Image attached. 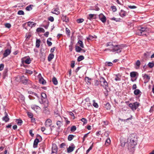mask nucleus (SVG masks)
Returning <instances> with one entry per match:
<instances>
[{
	"mask_svg": "<svg viewBox=\"0 0 154 154\" xmlns=\"http://www.w3.org/2000/svg\"><path fill=\"white\" fill-rule=\"evenodd\" d=\"M111 142V140L109 138H108L105 141V145L107 146L109 145Z\"/></svg>",
	"mask_w": 154,
	"mask_h": 154,
	"instance_id": "29",
	"label": "nucleus"
},
{
	"mask_svg": "<svg viewBox=\"0 0 154 154\" xmlns=\"http://www.w3.org/2000/svg\"><path fill=\"white\" fill-rule=\"evenodd\" d=\"M27 115H28V116L30 118H32V117H33V114L30 112H27Z\"/></svg>",
	"mask_w": 154,
	"mask_h": 154,
	"instance_id": "55",
	"label": "nucleus"
},
{
	"mask_svg": "<svg viewBox=\"0 0 154 154\" xmlns=\"http://www.w3.org/2000/svg\"><path fill=\"white\" fill-rule=\"evenodd\" d=\"M57 125L59 127L58 128H59L62 125V123L61 121H58L57 122Z\"/></svg>",
	"mask_w": 154,
	"mask_h": 154,
	"instance_id": "43",
	"label": "nucleus"
},
{
	"mask_svg": "<svg viewBox=\"0 0 154 154\" xmlns=\"http://www.w3.org/2000/svg\"><path fill=\"white\" fill-rule=\"evenodd\" d=\"M54 11H51V12L53 14H55L57 15L59 14L60 12L59 11V9L58 8H54Z\"/></svg>",
	"mask_w": 154,
	"mask_h": 154,
	"instance_id": "18",
	"label": "nucleus"
},
{
	"mask_svg": "<svg viewBox=\"0 0 154 154\" xmlns=\"http://www.w3.org/2000/svg\"><path fill=\"white\" fill-rule=\"evenodd\" d=\"M140 65V62L139 60H137L135 63V65L138 67H139Z\"/></svg>",
	"mask_w": 154,
	"mask_h": 154,
	"instance_id": "48",
	"label": "nucleus"
},
{
	"mask_svg": "<svg viewBox=\"0 0 154 154\" xmlns=\"http://www.w3.org/2000/svg\"><path fill=\"white\" fill-rule=\"evenodd\" d=\"M9 118L8 116H4L2 118L3 121H5V122H8L9 120Z\"/></svg>",
	"mask_w": 154,
	"mask_h": 154,
	"instance_id": "31",
	"label": "nucleus"
},
{
	"mask_svg": "<svg viewBox=\"0 0 154 154\" xmlns=\"http://www.w3.org/2000/svg\"><path fill=\"white\" fill-rule=\"evenodd\" d=\"M84 59V57L83 55H80L77 58V61L78 62H80L82 60H83Z\"/></svg>",
	"mask_w": 154,
	"mask_h": 154,
	"instance_id": "37",
	"label": "nucleus"
},
{
	"mask_svg": "<svg viewBox=\"0 0 154 154\" xmlns=\"http://www.w3.org/2000/svg\"><path fill=\"white\" fill-rule=\"evenodd\" d=\"M84 20L83 19L80 18V19H78L76 21H77V22L78 23H82V22H83Z\"/></svg>",
	"mask_w": 154,
	"mask_h": 154,
	"instance_id": "50",
	"label": "nucleus"
},
{
	"mask_svg": "<svg viewBox=\"0 0 154 154\" xmlns=\"http://www.w3.org/2000/svg\"><path fill=\"white\" fill-rule=\"evenodd\" d=\"M76 129V128L75 126H72L70 130L72 132L75 131Z\"/></svg>",
	"mask_w": 154,
	"mask_h": 154,
	"instance_id": "44",
	"label": "nucleus"
},
{
	"mask_svg": "<svg viewBox=\"0 0 154 154\" xmlns=\"http://www.w3.org/2000/svg\"><path fill=\"white\" fill-rule=\"evenodd\" d=\"M111 8L112 10L113 11L115 12L116 11V6H111Z\"/></svg>",
	"mask_w": 154,
	"mask_h": 154,
	"instance_id": "58",
	"label": "nucleus"
},
{
	"mask_svg": "<svg viewBox=\"0 0 154 154\" xmlns=\"http://www.w3.org/2000/svg\"><path fill=\"white\" fill-rule=\"evenodd\" d=\"M36 31L38 32H45V30L42 28H38L36 29Z\"/></svg>",
	"mask_w": 154,
	"mask_h": 154,
	"instance_id": "34",
	"label": "nucleus"
},
{
	"mask_svg": "<svg viewBox=\"0 0 154 154\" xmlns=\"http://www.w3.org/2000/svg\"><path fill=\"white\" fill-rule=\"evenodd\" d=\"M66 34H67L68 35H70V31L67 28H66Z\"/></svg>",
	"mask_w": 154,
	"mask_h": 154,
	"instance_id": "45",
	"label": "nucleus"
},
{
	"mask_svg": "<svg viewBox=\"0 0 154 154\" xmlns=\"http://www.w3.org/2000/svg\"><path fill=\"white\" fill-rule=\"evenodd\" d=\"M139 103L136 102L133 104L130 103L129 104V106L133 110H135L139 106Z\"/></svg>",
	"mask_w": 154,
	"mask_h": 154,
	"instance_id": "7",
	"label": "nucleus"
},
{
	"mask_svg": "<svg viewBox=\"0 0 154 154\" xmlns=\"http://www.w3.org/2000/svg\"><path fill=\"white\" fill-rule=\"evenodd\" d=\"M130 142L129 143L130 145L131 146L132 148H134V146L137 144V140H130Z\"/></svg>",
	"mask_w": 154,
	"mask_h": 154,
	"instance_id": "11",
	"label": "nucleus"
},
{
	"mask_svg": "<svg viewBox=\"0 0 154 154\" xmlns=\"http://www.w3.org/2000/svg\"><path fill=\"white\" fill-rule=\"evenodd\" d=\"M41 96L42 98L39 100V102L41 104H43L44 103H48V101L46 100L45 98L46 97V95L45 93H43L41 94Z\"/></svg>",
	"mask_w": 154,
	"mask_h": 154,
	"instance_id": "5",
	"label": "nucleus"
},
{
	"mask_svg": "<svg viewBox=\"0 0 154 154\" xmlns=\"http://www.w3.org/2000/svg\"><path fill=\"white\" fill-rule=\"evenodd\" d=\"M99 18L102 22L105 23L106 21V17L103 14H101L99 15Z\"/></svg>",
	"mask_w": 154,
	"mask_h": 154,
	"instance_id": "12",
	"label": "nucleus"
},
{
	"mask_svg": "<svg viewBox=\"0 0 154 154\" xmlns=\"http://www.w3.org/2000/svg\"><path fill=\"white\" fill-rule=\"evenodd\" d=\"M82 50V48L78 46H75V51L77 52H80Z\"/></svg>",
	"mask_w": 154,
	"mask_h": 154,
	"instance_id": "36",
	"label": "nucleus"
},
{
	"mask_svg": "<svg viewBox=\"0 0 154 154\" xmlns=\"http://www.w3.org/2000/svg\"><path fill=\"white\" fill-rule=\"evenodd\" d=\"M33 6V5H30L27 6L26 8V10L27 11H29L32 10V7Z\"/></svg>",
	"mask_w": 154,
	"mask_h": 154,
	"instance_id": "33",
	"label": "nucleus"
},
{
	"mask_svg": "<svg viewBox=\"0 0 154 154\" xmlns=\"http://www.w3.org/2000/svg\"><path fill=\"white\" fill-rule=\"evenodd\" d=\"M143 77L144 79H146L147 80V82L149 81L150 79V77L146 74L143 75Z\"/></svg>",
	"mask_w": 154,
	"mask_h": 154,
	"instance_id": "26",
	"label": "nucleus"
},
{
	"mask_svg": "<svg viewBox=\"0 0 154 154\" xmlns=\"http://www.w3.org/2000/svg\"><path fill=\"white\" fill-rule=\"evenodd\" d=\"M37 137H38V138H36L34 140L33 147L34 148H36L37 147V145L38 144V143L39 142V140L41 141L42 140V137L39 134H38L37 136Z\"/></svg>",
	"mask_w": 154,
	"mask_h": 154,
	"instance_id": "6",
	"label": "nucleus"
},
{
	"mask_svg": "<svg viewBox=\"0 0 154 154\" xmlns=\"http://www.w3.org/2000/svg\"><path fill=\"white\" fill-rule=\"evenodd\" d=\"M93 106L96 108H97L98 107V105L97 103L95 102V100H93Z\"/></svg>",
	"mask_w": 154,
	"mask_h": 154,
	"instance_id": "39",
	"label": "nucleus"
},
{
	"mask_svg": "<svg viewBox=\"0 0 154 154\" xmlns=\"http://www.w3.org/2000/svg\"><path fill=\"white\" fill-rule=\"evenodd\" d=\"M20 79L22 83L24 85L32 84L31 82L28 79V78L24 75L20 77Z\"/></svg>",
	"mask_w": 154,
	"mask_h": 154,
	"instance_id": "4",
	"label": "nucleus"
},
{
	"mask_svg": "<svg viewBox=\"0 0 154 154\" xmlns=\"http://www.w3.org/2000/svg\"><path fill=\"white\" fill-rule=\"evenodd\" d=\"M17 14L20 15H24V11L22 10H19L18 11Z\"/></svg>",
	"mask_w": 154,
	"mask_h": 154,
	"instance_id": "52",
	"label": "nucleus"
},
{
	"mask_svg": "<svg viewBox=\"0 0 154 154\" xmlns=\"http://www.w3.org/2000/svg\"><path fill=\"white\" fill-rule=\"evenodd\" d=\"M52 121L50 119H48L46 120L45 122V125L47 127L50 126L51 125Z\"/></svg>",
	"mask_w": 154,
	"mask_h": 154,
	"instance_id": "14",
	"label": "nucleus"
},
{
	"mask_svg": "<svg viewBox=\"0 0 154 154\" xmlns=\"http://www.w3.org/2000/svg\"><path fill=\"white\" fill-rule=\"evenodd\" d=\"M57 151V149L56 148H52V154H57L56 153Z\"/></svg>",
	"mask_w": 154,
	"mask_h": 154,
	"instance_id": "41",
	"label": "nucleus"
},
{
	"mask_svg": "<svg viewBox=\"0 0 154 154\" xmlns=\"http://www.w3.org/2000/svg\"><path fill=\"white\" fill-rule=\"evenodd\" d=\"M126 12L122 10H121V11L119 13L120 16L122 17H125L126 15Z\"/></svg>",
	"mask_w": 154,
	"mask_h": 154,
	"instance_id": "16",
	"label": "nucleus"
},
{
	"mask_svg": "<svg viewBox=\"0 0 154 154\" xmlns=\"http://www.w3.org/2000/svg\"><path fill=\"white\" fill-rule=\"evenodd\" d=\"M134 94L136 95H137L140 94L141 93V92L139 89H136L134 90Z\"/></svg>",
	"mask_w": 154,
	"mask_h": 154,
	"instance_id": "24",
	"label": "nucleus"
},
{
	"mask_svg": "<svg viewBox=\"0 0 154 154\" xmlns=\"http://www.w3.org/2000/svg\"><path fill=\"white\" fill-rule=\"evenodd\" d=\"M11 49H7L5 50V51L3 55V57H7L8 55H9L11 53Z\"/></svg>",
	"mask_w": 154,
	"mask_h": 154,
	"instance_id": "10",
	"label": "nucleus"
},
{
	"mask_svg": "<svg viewBox=\"0 0 154 154\" xmlns=\"http://www.w3.org/2000/svg\"><path fill=\"white\" fill-rule=\"evenodd\" d=\"M29 133L30 135L32 137H33L34 136V134L32 133V130H30L29 131Z\"/></svg>",
	"mask_w": 154,
	"mask_h": 154,
	"instance_id": "63",
	"label": "nucleus"
},
{
	"mask_svg": "<svg viewBox=\"0 0 154 154\" xmlns=\"http://www.w3.org/2000/svg\"><path fill=\"white\" fill-rule=\"evenodd\" d=\"M85 106L86 109L89 110L92 107V105L90 103H85Z\"/></svg>",
	"mask_w": 154,
	"mask_h": 154,
	"instance_id": "13",
	"label": "nucleus"
},
{
	"mask_svg": "<svg viewBox=\"0 0 154 154\" xmlns=\"http://www.w3.org/2000/svg\"><path fill=\"white\" fill-rule=\"evenodd\" d=\"M8 70L7 69H5L3 73V79H5L8 75Z\"/></svg>",
	"mask_w": 154,
	"mask_h": 154,
	"instance_id": "23",
	"label": "nucleus"
},
{
	"mask_svg": "<svg viewBox=\"0 0 154 154\" xmlns=\"http://www.w3.org/2000/svg\"><path fill=\"white\" fill-rule=\"evenodd\" d=\"M48 19L51 22H53L54 21V18L52 16H50L48 18Z\"/></svg>",
	"mask_w": 154,
	"mask_h": 154,
	"instance_id": "56",
	"label": "nucleus"
},
{
	"mask_svg": "<svg viewBox=\"0 0 154 154\" xmlns=\"http://www.w3.org/2000/svg\"><path fill=\"white\" fill-rule=\"evenodd\" d=\"M26 73L29 74H31L33 73V71H31L29 70L26 69Z\"/></svg>",
	"mask_w": 154,
	"mask_h": 154,
	"instance_id": "57",
	"label": "nucleus"
},
{
	"mask_svg": "<svg viewBox=\"0 0 154 154\" xmlns=\"http://www.w3.org/2000/svg\"><path fill=\"white\" fill-rule=\"evenodd\" d=\"M54 57V54L52 53L49 54L48 57V60L49 61H51L53 59Z\"/></svg>",
	"mask_w": 154,
	"mask_h": 154,
	"instance_id": "25",
	"label": "nucleus"
},
{
	"mask_svg": "<svg viewBox=\"0 0 154 154\" xmlns=\"http://www.w3.org/2000/svg\"><path fill=\"white\" fill-rule=\"evenodd\" d=\"M100 86H102L105 89H107L108 87V84L105 78L103 77H100Z\"/></svg>",
	"mask_w": 154,
	"mask_h": 154,
	"instance_id": "3",
	"label": "nucleus"
},
{
	"mask_svg": "<svg viewBox=\"0 0 154 154\" xmlns=\"http://www.w3.org/2000/svg\"><path fill=\"white\" fill-rule=\"evenodd\" d=\"M95 18L96 14H90L87 17V19L90 20H91L94 19H95Z\"/></svg>",
	"mask_w": 154,
	"mask_h": 154,
	"instance_id": "15",
	"label": "nucleus"
},
{
	"mask_svg": "<svg viewBox=\"0 0 154 154\" xmlns=\"http://www.w3.org/2000/svg\"><path fill=\"white\" fill-rule=\"evenodd\" d=\"M147 31V29L146 27H141L137 32V34L139 35L144 36L146 35V33Z\"/></svg>",
	"mask_w": 154,
	"mask_h": 154,
	"instance_id": "2",
	"label": "nucleus"
},
{
	"mask_svg": "<svg viewBox=\"0 0 154 154\" xmlns=\"http://www.w3.org/2000/svg\"><path fill=\"white\" fill-rule=\"evenodd\" d=\"M100 81H99L97 80H94V85L96 86L100 84Z\"/></svg>",
	"mask_w": 154,
	"mask_h": 154,
	"instance_id": "47",
	"label": "nucleus"
},
{
	"mask_svg": "<svg viewBox=\"0 0 154 154\" xmlns=\"http://www.w3.org/2000/svg\"><path fill=\"white\" fill-rule=\"evenodd\" d=\"M75 137V136L72 135V134H70L69 135L68 137V140L69 141H71L72 140V139L74 137Z\"/></svg>",
	"mask_w": 154,
	"mask_h": 154,
	"instance_id": "40",
	"label": "nucleus"
},
{
	"mask_svg": "<svg viewBox=\"0 0 154 154\" xmlns=\"http://www.w3.org/2000/svg\"><path fill=\"white\" fill-rule=\"evenodd\" d=\"M39 82L40 83L43 85H45L46 83L45 80L42 77L39 79Z\"/></svg>",
	"mask_w": 154,
	"mask_h": 154,
	"instance_id": "28",
	"label": "nucleus"
},
{
	"mask_svg": "<svg viewBox=\"0 0 154 154\" xmlns=\"http://www.w3.org/2000/svg\"><path fill=\"white\" fill-rule=\"evenodd\" d=\"M31 108L36 112H37L39 109V107L36 105L32 106Z\"/></svg>",
	"mask_w": 154,
	"mask_h": 154,
	"instance_id": "22",
	"label": "nucleus"
},
{
	"mask_svg": "<svg viewBox=\"0 0 154 154\" xmlns=\"http://www.w3.org/2000/svg\"><path fill=\"white\" fill-rule=\"evenodd\" d=\"M85 80H87L88 81V84H91V82H89V81L91 80V79L89 78L88 77H86L85 78Z\"/></svg>",
	"mask_w": 154,
	"mask_h": 154,
	"instance_id": "61",
	"label": "nucleus"
},
{
	"mask_svg": "<svg viewBox=\"0 0 154 154\" xmlns=\"http://www.w3.org/2000/svg\"><path fill=\"white\" fill-rule=\"evenodd\" d=\"M143 55L146 58H148L149 57V54L148 52L145 53Z\"/></svg>",
	"mask_w": 154,
	"mask_h": 154,
	"instance_id": "54",
	"label": "nucleus"
},
{
	"mask_svg": "<svg viewBox=\"0 0 154 154\" xmlns=\"http://www.w3.org/2000/svg\"><path fill=\"white\" fill-rule=\"evenodd\" d=\"M128 140H137V135L135 134H132L130 135L128 137Z\"/></svg>",
	"mask_w": 154,
	"mask_h": 154,
	"instance_id": "9",
	"label": "nucleus"
},
{
	"mask_svg": "<svg viewBox=\"0 0 154 154\" xmlns=\"http://www.w3.org/2000/svg\"><path fill=\"white\" fill-rule=\"evenodd\" d=\"M27 23L28 26L31 27L35 26L36 25V23H34L33 22L29 21Z\"/></svg>",
	"mask_w": 154,
	"mask_h": 154,
	"instance_id": "19",
	"label": "nucleus"
},
{
	"mask_svg": "<svg viewBox=\"0 0 154 154\" xmlns=\"http://www.w3.org/2000/svg\"><path fill=\"white\" fill-rule=\"evenodd\" d=\"M47 45L49 46H51L52 45V43L49 41L48 40H47Z\"/></svg>",
	"mask_w": 154,
	"mask_h": 154,
	"instance_id": "64",
	"label": "nucleus"
},
{
	"mask_svg": "<svg viewBox=\"0 0 154 154\" xmlns=\"http://www.w3.org/2000/svg\"><path fill=\"white\" fill-rule=\"evenodd\" d=\"M128 7L129 8H130L131 9H135V8H137V7L136 6H134V5H133V6L128 5Z\"/></svg>",
	"mask_w": 154,
	"mask_h": 154,
	"instance_id": "60",
	"label": "nucleus"
},
{
	"mask_svg": "<svg viewBox=\"0 0 154 154\" xmlns=\"http://www.w3.org/2000/svg\"><path fill=\"white\" fill-rule=\"evenodd\" d=\"M105 65L106 66H112V65L113 64L111 62H106L105 63Z\"/></svg>",
	"mask_w": 154,
	"mask_h": 154,
	"instance_id": "51",
	"label": "nucleus"
},
{
	"mask_svg": "<svg viewBox=\"0 0 154 154\" xmlns=\"http://www.w3.org/2000/svg\"><path fill=\"white\" fill-rule=\"evenodd\" d=\"M31 62V60L30 58L26 59L25 60H22V63L25 62L27 64H30Z\"/></svg>",
	"mask_w": 154,
	"mask_h": 154,
	"instance_id": "21",
	"label": "nucleus"
},
{
	"mask_svg": "<svg viewBox=\"0 0 154 154\" xmlns=\"http://www.w3.org/2000/svg\"><path fill=\"white\" fill-rule=\"evenodd\" d=\"M17 124L18 125H21L23 123V121L20 119H17Z\"/></svg>",
	"mask_w": 154,
	"mask_h": 154,
	"instance_id": "46",
	"label": "nucleus"
},
{
	"mask_svg": "<svg viewBox=\"0 0 154 154\" xmlns=\"http://www.w3.org/2000/svg\"><path fill=\"white\" fill-rule=\"evenodd\" d=\"M148 65L149 68H152L154 66V62H149L148 63Z\"/></svg>",
	"mask_w": 154,
	"mask_h": 154,
	"instance_id": "42",
	"label": "nucleus"
},
{
	"mask_svg": "<svg viewBox=\"0 0 154 154\" xmlns=\"http://www.w3.org/2000/svg\"><path fill=\"white\" fill-rule=\"evenodd\" d=\"M75 62L74 61H72L71 62V66L72 68H73L75 66Z\"/></svg>",
	"mask_w": 154,
	"mask_h": 154,
	"instance_id": "59",
	"label": "nucleus"
},
{
	"mask_svg": "<svg viewBox=\"0 0 154 154\" xmlns=\"http://www.w3.org/2000/svg\"><path fill=\"white\" fill-rule=\"evenodd\" d=\"M52 81L54 84L56 85L58 84V81L57 79L54 77L52 78Z\"/></svg>",
	"mask_w": 154,
	"mask_h": 154,
	"instance_id": "32",
	"label": "nucleus"
},
{
	"mask_svg": "<svg viewBox=\"0 0 154 154\" xmlns=\"http://www.w3.org/2000/svg\"><path fill=\"white\" fill-rule=\"evenodd\" d=\"M78 44H79L80 45V47L81 48H84V45H83V42L81 40H79L78 42Z\"/></svg>",
	"mask_w": 154,
	"mask_h": 154,
	"instance_id": "38",
	"label": "nucleus"
},
{
	"mask_svg": "<svg viewBox=\"0 0 154 154\" xmlns=\"http://www.w3.org/2000/svg\"><path fill=\"white\" fill-rule=\"evenodd\" d=\"M75 146L73 143H71V146H69L67 149V152L68 153H70L72 152L75 148Z\"/></svg>",
	"mask_w": 154,
	"mask_h": 154,
	"instance_id": "8",
	"label": "nucleus"
},
{
	"mask_svg": "<svg viewBox=\"0 0 154 154\" xmlns=\"http://www.w3.org/2000/svg\"><path fill=\"white\" fill-rule=\"evenodd\" d=\"M104 107L107 109H110L111 106L109 103H107L106 104H104Z\"/></svg>",
	"mask_w": 154,
	"mask_h": 154,
	"instance_id": "30",
	"label": "nucleus"
},
{
	"mask_svg": "<svg viewBox=\"0 0 154 154\" xmlns=\"http://www.w3.org/2000/svg\"><path fill=\"white\" fill-rule=\"evenodd\" d=\"M137 72H132L130 73V75L131 78H134L136 75Z\"/></svg>",
	"mask_w": 154,
	"mask_h": 154,
	"instance_id": "35",
	"label": "nucleus"
},
{
	"mask_svg": "<svg viewBox=\"0 0 154 154\" xmlns=\"http://www.w3.org/2000/svg\"><path fill=\"white\" fill-rule=\"evenodd\" d=\"M81 121L84 123V124H85L87 123V121L86 119L82 118L81 119Z\"/></svg>",
	"mask_w": 154,
	"mask_h": 154,
	"instance_id": "49",
	"label": "nucleus"
},
{
	"mask_svg": "<svg viewBox=\"0 0 154 154\" xmlns=\"http://www.w3.org/2000/svg\"><path fill=\"white\" fill-rule=\"evenodd\" d=\"M69 114L72 116L73 117V119H75V116L74 114L71 112H69Z\"/></svg>",
	"mask_w": 154,
	"mask_h": 154,
	"instance_id": "62",
	"label": "nucleus"
},
{
	"mask_svg": "<svg viewBox=\"0 0 154 154\" xmlns=\"http://www.w3.org/2000/svg\"><path fill=\"white\" fill-rule=\"evenodd\" d=\"M5 27L9 28L11 26V24L9 23H6L5 25Z\"/></svg>",
	"mask_w": 154,
	"mask_h": 154,
	"instance_id": "53",
	"label": "nucleus"
},
{
	"mask_svg": "<svg viewBox=\"0 0 154 154\" xmlns=\"http://www.w3.org/2000/svg\"><path fill=\"white\" fill-rule=\"evenodd\" d=\"M40 59L41 61H44L45 59V56L43 52H41L39 54Z\"/></svg>",
	"mask_w": 154,
	"mask_h": 154,
	"instance_id": "20",
	"label": "nucleus"
},
{
	"mask_svg": "<svg viewBox=\"0 0 154 154\" xmlns=\"http://www.w3.org/2000/svg\"><path fill=\"white\" fill-rule=\"evenodd\" d=\"M107 46H110V51L112 52H116L119 53L121 52V47L119 45H113L111 42H109L107 44Z\"/></svg>",
	"mask_w": 154,
	"mask_h": 154,
	"instance_id": "1",
	"label": "nucleus"
},
{
	"mask_svg": "<svg viewBox=\"0 0 154 154\" xmlns=\"http://www.w3.org/2000/svg\"><path fill=\"white\" fill-rule=\"evenodd\" d=\"M62 17H61L63 21L65 22H69V18L66 15H62Z\"/></svg>",
	"mask_w": 154,
	"mask_h": 154,
	"instance_id": "17",
	"label": "nucleus"
},
{
	"mask_svg": "<svg viewBox=\"0 0 154 154\" xmlns=\"http://www.w3.org/2000/svg\"><path fill=\"white\" fill-rule=\"evenodd\" d=\"M41 41L40 39H37L36 42L35 46L36 47L38 48L40 46V43Z\"/></svg>",
	"mask_w": 154,
	"mask_h": 154,
	"instance_id": "27",
	"label": "nucleus"
}]
</instances>
